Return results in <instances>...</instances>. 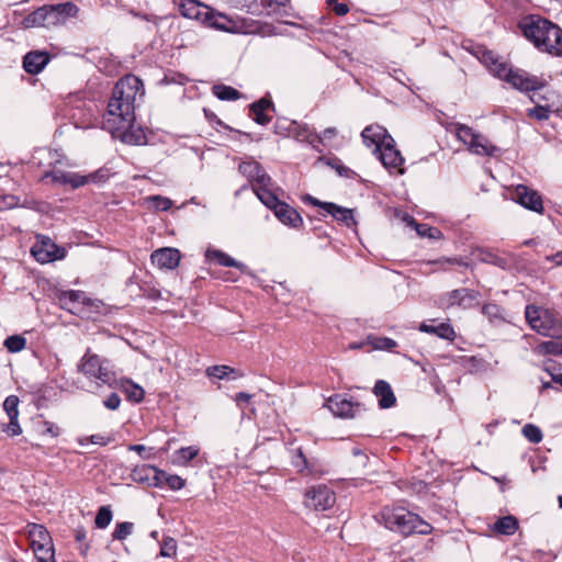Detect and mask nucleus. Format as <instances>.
Instances as JSON below:
<instances>
[{
  "mask_svg": "<svg viewBox=\"0 0 562 562\" xmlns=\"http://www.w3.org/2000/svg\"><path fill=\"white\" fill-rule=\"evenodd\" d=\"M142 80L134 75H126L115 85L103 114L102 128L115 134L132 126L135 120V103L144 95Z\"/></svg>",
  "mask_w": 562,
  "mask_h": 562,
  "instance_id": "nucleus-1",
  "label": "nucleus"
},
{
  "mask_svg": "<svg viewBox=\"0 0 562 562\" xmlns=\"http://www.w3.org/2000/svg\"><path fill=\"white\" fill-rule=\"evenodd\" d=\"M518 27L539 50L554 56L562 55V29L540 15L522 18Z\"/></svg>",
  "mask_w": 562,
  "mask_h": 562,
  "instance_id": "nucleus-2",
  "label": "nucleus"
},
{
  "mask_svg": "<svg viewBox=\"0 0 562 562\" xmlns=\"http://www.w3.org/2000/svg\"><path fill=\"white\" fill-rule=\"evenodd\" d=\"M378 520L387 529L403 536L413 533L429 535L432 530L430 524L420 518L417 514L395 506H385L378 516Z\"/></svg>",
  "mask_w": 562,
  "mask_h": 562,
  "instance_id": "nucleus-3",
  "label": "nucleus"
},
{
  "mask_svg": "<svg viewBox=\"0 0 562 562\" xmlns=\"http://www.w3.org/2000/svg\"><path fill=\"white\" fill-rule=\"evenodd\" d=\"M206 25L217 31L233 34H260L270 36L274 27L269 23H261L250 18L229 16L212 9V14L205 16Z\"/></svg>",
  "mask_w": 562,
  "mask_h": 562,
  "instance_id": "nucleus-4",
  "label": "nucleus"
},
{
  "mask_svg": "<svg viewBox=\"0 0 562 562\" xmlns=\"http://www.w3.org/2000/svg\"><path fill=\"white\" fill-rule=\"evenodd\" d=\"M78 371L87 379L98 380L102 384L112 385L116 381L112 362L106 358L92 353L90 349L80 359Z\"/></svg>",
  "mask_w": 562,
  "mask_h": 562,
  "instance_id": "nucleus-5",
  "label": "nucleus"
},
{
  "mask_svg": "<svg viewBox=\"0 0 562 562\" xmlns=\"http://www.w3.org/2000/svg\"><path fill=\"white\" fill-rule=\"evenodd\" d=\"M525 317L532 330L550 338H562V323L549 310L527 305Z\"/></svg>",
  "mask_w": 562,
  "mask_h": 562,
  "instance_id": "nucleus-6",
  "label": "nucleus"
},
{
  "mask_svg": "<svg viewBox=\"0 0 562 562\" xmlns=\"http://www.w3.org/2000/svg\"><path fill=\"white\" fill-rule=\"evenodd\" d=\"M495 76L521 92L537 91L546 86L543 79L522 69L513 68L506 63H496Z\"/></svg>",
  "mask_w": 562,
  "mask_h": 562,
  "instance_id": "nucleus-7",
  "label": "nucleus"
},
{
  "mask_svg": "<svg viewBox=\"0 0 562 562\" xmlns=\"http://www.w3.org/2000/svg\"><path fill=\"white\" fill-rule=\"evenodd\" d=\"M60 306L71 314L85 317L92 312H98L100 301L92 300L83 291L70 290L61 292L58 296Z\"/></svg>",
  "mask_w": 562,
  "mask_h": 562,
  "instance_id": "nucleus-8",
  "label": "nucleus"
},
{
  "mask_svg": "<svg viewBox=\"0 0 562 562\" xmlns=\"http://www.w3.org/2000/svg\"><path fill=\"white\" fill-rule=\"evenodd\" d=\"M454 132L457 138L462 142L468 149L480 156H494L498 148L494 146L484 135L475 133L470 126L456 124Z\"/></svg>",
  "mask_w": 562,
  "mask_h": 562,
  "instance_id": "nucleus-9",
  "label": "nucleus"
},
{
  "mask_svg": "<svg viewBox=\"0 0 562 562\" xmlns=\"http://www.w3.org/2000/svg\"><path fill=\"white\" fill-rule=\"evenodd\" d=\"M261 202L272 210L277 218L284 225L294 228L302 225L303 220L299 212L285 202L280 201L272 191L261 190Z\"/></svg>",
  "mask_w": 562,
  "mask_h": 562,
  "instance_id": "nucleus-10",
  "label": "nucleus"
},
{
  "mask_svg": "<svg viewBox=\"0 0 562 562\" xmlns=\"http://www.w3.org/2000/svg\"><path fill=\"white\" fill-rule=\"evenodd\" d=\"M238 170L251 182L252 190L260 201L261 190L271 191L272 180L259 162L255 160L243 161L239 164Z\"/></svg>",
  "mask_w": 562,
  "mask_h": 562,
  "instance_id": "nucleus-11",
  "label": "nucleus"
},
{
  "mask_svg": "<svg viewBox=\"0 0 562 562\" xmlns=\"http://www.w3.org/2000/svg\"><path fill=\"white\" fill-rule=\"evenodd\" d=\"M326 406L335 416L341 418H355L367 411L364 404L352 402L341 394L330 396Z\"/></svg>",
  "mask_w": 562,
  "mask_h": 562,
  "instance_id": "nucleus-12",
  "label": "nucleus"
},
{
  "mask_svg": "<svg viewBox=\"0 0 562 562\" xmlns=\"http://www.w3.org/2000/svg\"><path fill=\"white\" fill-rule=\"evenodd\" d=\"M335 502V493L323 484L308 488L304 495V505L314 510L329 509Z\"/></svg>",
  "mask_w": 562,
  "mask_h": 562,
  "instance_id": "nucleus-13",
  "label": "nucleus"
},
{
  "mask_svg": "<svg viewBox=\"0 0 562 562\" xmlns=\"http://www.w3.org/2000/svg\"><path fill=\"white\" fill-rule=\"evenodd\" d=\"M31 254L37 262L48 263L63 259L65 257V249L58 247L49 238H45L32 247Z\"/></svg>",
  "mask_w": 562,
  "mask_h": 562,
  "instance_id": "nucleus-14",
  "label": "nucleus"
},
{
  "mask_svg": "<svg viewBox=\"0 0 562 562\" xmlns=\"http://www.w3.org/2000/svg\"><path fill=\"white\" fill-rule=\"evenodd\" d=\"M477 296L479 293L476 291L467 288L452 290L439 297V306L441 308H450L458 305L467 308L471 306L472 302L475 301Z\"/></svg>",
  "mask_w": 562,
  "mask_h": 562,
  "instance_id": "nucleus-15",
  "label": "nucleus"
},
{
  "mask_svg": "<svg viewBox=\"0 0 562 562\" xmlns=\"http://www.w3.org/2000/svg\"><path fill=\"white\" fill-rule=\"evenodd\" d=\"M513 200L525 209L536 213L541 214L543 212L541 195L536 190H532L527 186L518 184L514 190Z\"/></svg>",
  "mask_w": 562,
  "mask_h": 562,
  "instance_id": "nucleus-16",
  "label": "nucleus"
},
{
  "mask_svg": "<svg viewBox=\"0 0 562 562\" xmlns=\"http://www.w3.org/2000/svg\"><path fill=\"white\" fill-rule=\"evenodd\" d=\"M385 145L381 147L375 153L379 154V159L382 165L391 170H395L397 173H403L404 169L402 165L404 162V158L402 157L398 149L395 148V142L393 138H387Z\"/></svg>",
  "mask_w": 562,
  "mask_h": 562,
  "instance_id": "nucleus-17",
  "label": "nucleus"
},
{
  "mask_svg": "<svg viewBox=\"0 0 562 562\" xmlns=\"http://www.w3.org/2000/svg\"><path fill=\"white\" fill-rule=\"evenodd\" d=\"M179 11L184 18L200 21L204 25L205 16L212 14V8L198 0H180Z\"/></svg>",
  "mask_w": 562,
  "mask_h": 562,
  "instance_id": "nucleus-18",
  "label": "nucleus"
},
{
  "mask_svg": "<svg viewBox=\"0 0 562 562\" xmlns=\"http://www.w3.org/2000/svg\"><path fill=\"white\" fill-rule=\"evenodd\" d=\"M98 175H99V172H92V173H89L86 176H81L76 172H66V171H61V170H56V171H52L47 176H50L55 182L63 183V184H70L71 188L76 189V188L85 186L86 183H89V182L95 183Z\"/></svg>",
  "mask_w": 562,
  "mask_h": 562,
  "instance_id": "nucleus-19",
  "label": "nucleus"
},
{
  "mask_svg": "<svg viewBox=\"0 0 562 562\" xmlns=\"http://www.w3.org/2000/svg\"><path fill=\"white\" fill-rule=\"evenodd\" d=\"M363 143L368 147H374V153L379 150L381 147H383L389 140L387 138H393L384 128L383 126L379 124H372L367 126L362 133H361Z\"/></svg>",
  "mask_w": 562,
  "mask_h": 562,
  "instance_id": "nucleus-20",
  "label": "nucleus"
},
{
  "mask_svg": "<svg viewBox=\"0 0 562 562\" xmlns=\"http://www.w3.org/2000/svg\"><path fill=\"white\" fill-rule=\"evenodd\" d=\"M151 262L161 269H175L180 262V251L176 248H160L155 250Z\"/></svg>",
  "mask_w": 562,
  "mask_h": 562,
  "instance_id": "nucleus-21",
  "label": "nucleus"
},
{
  "mask_svg": "<svg viewBox=\"0 0 562 562\" xmlns=\"http://www.w3.org/2000/svg\"><path fill=\"white\" fill-rule=\"evenodd\" d=\"M50 56L46 52L32 50L23 58V68L27 74L37 75L48 64Z\"/></svg>",
  "mask_w": 562,
  "mask_h": 562,
  "instance_id": "nucleus-22",
  "label": "nucleus"
},
{
  "mask_svg": "<svg viewBox=\"0 0 562 562\" xmlns=\"http://www.w3.org/2000/svg\"><path fill=\"white\" fill-rule=\"evenodd\" d=\"M372 392L378 398L380 408L386 409L395 405L396 397L389 382L384 380H378L373 386Z\"/></svg>",
  "mask_w": 562,
  "mask_h": 562,
  "instance_id": "nucleus-23",
  "label": "nucleus"
},
{
  "mask_svg": "<svg viewBox=\"0 0 562 562\" xmlns=\"http://www.w3.org/2000/svg\"><path fill=\"white\" fill-rule=\"evenodd\" d=\"M134 482L148 485H159V470L154 465L143 464L136 467L131 474Z\"/></svg>",
  "mask_w": 562,
  "mask_h": 562,
  "instance_id": "nucleus-24",
  "label": "nucleus"
},
{
  "mask_svg": "<svg viewBox=\"0 0 562 562\" xmlns=\"http://www.w3.org/2000/svg\"><path fill=\"white\" fill-rule=\"evenodd\" d=\"M293 137L302 143H307L313 148L318 149L322 144V137L307 124H295L291 130Z\"/></svg>",
  "mask_w": 562,
  "mask_h": 562,
  "instance_id": "nucleus-25",
  "label": "nucleus"
},
{
  "mask_svg": "<svg viewBox=\"0 0 562 562\" xmlns=\"http://www.w3.org/2000/svg\"><path fill=\"white\" fill-rule=\"evenodd\" d=\"M479 260L484 263H490L503 270L509 269L513 266V258L510 256H501L491 250L479 249Z\"/></svg>",
  "mask_w": 562,
  "mask_h": 562,
  "instance_id": "nucleus-26",
  "label": "nucleus"
},
{
  "mask_svg": "<svg viewBox=\"0 0 562 562\" xmlns=\"http://www.w3.org/2000/svg\"><path fill=\"white\" fill-rule=\"evenodd\" d=\"M325 212L348 227L356 224L352 210L348 207H344L330 202L325 204Z\"/></svg>",
  "mask_w": 562,
  "mask_h": 562,
  "instance_id": "nucleus-27",
  "label": "nucleus"
},
{
  "mask_svg": "<svg viewBox=\"0 0 562 562\" xmlns=\"http://www.w3.org/2000/svg\"><path fill=\"white\" fill-rule=\"evenodd\" d=\"M272 106L273 103L270 100L262 98L250 105V115L257 124L266 125L270 122L271 117L265 112Z\"/></svg>",
  "mask_w": 562,
  "mask_h": 562,
  "instance_id": "nucleus-28",
  "label": "nucleus"
},
{
  "mask_svg": "<svg viewBox=\"0 0 562 562\" xmlns=\"http://www.w3.org/2000/svg\"><path fill=\"white\" fill-rule=\"evenodd\" d=\"M419 330L423 333L437 335L438 337L448 340H453L456 338V331L449 323H440L436 326L422 323L419 325Z\"/></svg>",
  "mask_w": 562,
  "mask_h": 562,
  "instance_id": "nucleus-29",
  "label": "nucleus"
},
{
  "mask_svg": "<svg viewBox=\"0 0 562 562\" xmlns=\"http://www.w3.org/2000/svg\"><path fill=\"white\" fill-rule=\"evenodd\" d=\"M205 257L209 260H216L217 263L223 267H234L241 271L246 268V266L243 262L235 260L234 258H232L222 250L207 249L205 251Z\"/></svg>",
  "mask_w": 562,
  "mask_h": 562,
  "instance_id": "nucleus-30",
  "label": "nucleus"
},
{
  "mask_svg": "<svg viewBox=\"0 0 562 562\" xmlns=\"http://www.w3.org/2000/svg\"><path fill=\"white\" fill-rule=\"evenodd\" d=\"M535 351L541 356L562 355V338H552L551 340L542 341L536 346Z\"/></svg>",
  "mask_w": 562,
  "mask_h": 562,
  "instance_id": "nucleus-31",
  "label": "nucleus"
},
{
  "mask_svg": "<svg viewBox=\"0 0 562 562\" xmlns=\"http://www.w3.org/2000/svg\"><path fill=\"white\" fill-rule=\"evenodd\" d=\"M206 374L209 376H214L218 380H223L225 378L232 376L233 379H238L244 376V373L228 366H212L206 369Z\"/></svg>",
  "mask_w": 562,
  "mask_h": 562,
  "instance_id": "nucleus-32",
  "label": "nucleus"
},
{
  "mask_svg": "<svg viewBox=\"0 0 562 562\" xmlns=\"http://www.w3.org/2000/svg\"><path fill=\"white\" fill-rule=\"evenodd\" d=\"M29 537L31 540V546L36 544H49L52 541V538L46 530V528L42 525L33 524L29 527Z\"/></svg>",
  "mask_w": 562,
  "mask_h": 562,
  "instance_id": "nucleus-33",
  "label": "nucleus"
},
{
  "mask_svg": "<svg viewBox=\"0 0 562 562\" xmlns=\"http://www.w3.org/2000/svg\"><path fill=\"white\" fill-rule=\"evenodd\" d=\"M122 391L125 393L127 400L139 403L144 400L145 391L142 386L131 380H123L121 382Z\"/></svg>",
  "mask_w": 562,
  "mask_h": 562,
  "instance_id": "nucleus-34",
  "label": "nucleus"
},
{
  "mask_svg": "<svg viewBox=\"0 0 562 562\" xmlns=\"http://www.w3.org/2000/svg\"><path fill=\"white\" fill-rule=\"evenodd\" d=\"M23 26L30 27H46V10L45 5L31 12L23 19Z\"/></svg>",
  "mask_w": 562,
  "mask_h": 562,
  "instance_id": "nucleus-35",
  "label": "nucleus"
},
{
  "mask_svg": "<svg viewBox=\"0 0 562 562\" xmlns=\"http://www.w3.org/2000/svg\"><path fill=\"white\" fill-rule=\"evenodd\" d=\"M259 2L260 5L266 10L267 15L281 14L286 12V7L290 0H254Z\"/></svg>",
  "mask_w": 562,
  "mask_h": 562,
  "instance_id": "nucleus-36",
  "label": "nucleus"
},
{
  "mask_svg": "<svg viewBox=\"0 0 562 562\" xmlns=\"http://www.w3.org/2000/svg\"><path fill=\"white\" fill-rule=\"evenodd\" d=\"M37 562H55V550L53 542L32 546Z\"/></svg>",
  "mask_w": 562,
  "mask_h": 562,
  "instance_id": "nucleus-37",
  "label": "nucleus"
},
{
  "mask_svg": "<svg viewBox=\"0 0 562 562\" xmlns=\"http://www.w3.org/2000/svg\"><path fill=\"white\" fill-rule=\"evenodd\" d=\"M494 528L497 532L502 535H514L518 528L517 519L513 516H505L499 518Z\"/></svg>",
  "mask_w": 562,
  "mask_h": 562,
  "instance_id": "nucleus-38",
  "label": "nucleus"
},
{
  "mask_svg": "<svg viewBox=\"0 0 562 562\" xmlns=\"http://www.w3.org/2000/svg\"><path fill=\"white\" fill-rule=\"evenodd\" d=\"M213 93L220 99L224 101H234L239 99L240 93L237 89L225 86V85H216L213 87Z\"/></svg>",
  "mask_w": 562,
  "mask_h": 562,
  "instance_id": "nucleus-39",
  "label": "nucleus"
},
{
  "mask_svg": "<svg viewBox=\"0 0 562 562\" xmlns=\"http://www.w3.org/2000/svg\"><path fill=\"white\" fill-rule=\"evenodd\" d=\"M165 482L171 490L179 491L181 490L186 481L176 474H168L165 471L159 470V485Z\"/></svg>",
  "mask_w": 562,
  "mask_h": 562,
  "instance_id": "nucleus-40",
  "label": "nucleus"
},
{
  "mask_svg": "<svg viewBox=\"0 0 562 562\" xmlns=\"http://www.w3.org/2000/svg\"><path fill=\"white\" fill-rule=\"evenodd\" d=\"M415 231L418 236L427 237L429 239H440L442 237V233L439 228L428 224H415Z\"/></svg>",
  "mask_w": 562,
  "mask_h": 562,
  "instance_id": "nucleus-41",
  "label": "nucleus"
},
{
  "mask_svg": "<svg viewBox=\"0 0 562 562\" xmlns=\"http://www.w3.org/2000/svg\"><path fill=\"white\" fill-rule=\"evenodd\" d=\"M112 510L110 506H101L97 513L94 524L99 529L106 528L112 520Z\"/></svg>",
  "mask_w": 562,
  "mask_h": 562,
  "instance_id": "nucleus-42",
  "label": "nucleus"
},
{
  "mask_svg": "<svg viewBox=\"0 0 562 562\" xmlns=\"http://www.w3.org/2000/svg\"><path fill=\"white\" fill-rule=\"evenodd\" d=\"M521 432L531 443H539L543 438L541 429L533 424H526L522 427Z\"/></svg>",
  "mask_w": 562,
  "mask_h": 562,
  "instance_id": "nucleus-43",
  "label": "nucleus"
},
{
  "mask_svg": "<svg viewBox=\"0 0 562 562\" xmlns=\"http://www.w3.org/2000/svg\"><path fill=\"white\" fill-rule=\"evenodd\" d=\"M19 403L20 400L16 395H10L4 400L3 409L7 413L9 419L19 418Z\"/></svg>",
  "mask_w": 562,
  "mask_h": 562,
  "instance_id": "nucleus-44",
  "label": "nucleus"
},
{
  "mask_svg": "<svg viewBox=\"0 0 562 562\" xmlns=\"http://www.w3.org/2000/svg\"><path fill=\"white\" fill-rule=\"evenodd\" d=\"M3 346L10 352H19L26 346V339L20 335H13L5 338Z\"/></svg>",
  "mask_w": 562,
  "mask_h": 562,
  "instance_id": "nucleus-45",
  "label": "nucleus"
},
{
  "mask_svg": "<svg viewBox=\"0 0 562 562\" xmlns=\"http://www.w3.org/2000/svg\"><path fill=\"white\" fill-rule=\"evenodd\" d=\"M134 525L130 521L119 522L115 526V529L112 533L114 540H124L126 539L133 531Z\"/></svg>",
  "mask_w": 562,
  "mask_h": 562,
  "instance_id": "nucleus-46",
  "label": "nucleus"
},
{
  "mask_svg": "<svg viewBox=\"0 0 562 562\" xmlns=\"http://www.w3.org/2000/svg\"><path fill=\"white\" fill-rule=\"evenodd\" d=\"M147 202L153 209L158 211H168L172 206L170 199L160 195L148 196Z\"/></svg>",
  "mask_w": 562,
  "mask_h": 562,
  "instance_id": "nucleus-47",
  "label": "nucleus"
},
{
  "mask_svg": "<svg viewBox=\"0 0 562 562\" xmlns=\"http://www.w3.org/2000/svg\"><path fill=\"white\" fill-rule=\"evenodd\" d=\"M482 313L488 317L491 322L503 321L502 308L497 304L487 303L482 307Z\"/></svg>",
  "mask_w": 562,
  "mask_h": 562,
  "instance_id": "nucleus-48",
  "label": "nucleus"
},
{
  "mask_svg": "<svg viewBox=\"0 0 562 562\" xmlns=\"http://www.w3.org/2000/svg\"><path fill=\"white\" fill-rule=\"evenodd\" d=\"M112 440H113V437L110 436V435L105 436V435H101V434H95V435H91V436H88V437L79 439V443L81 446H83L86 443H92V445H98V446H106Z\"/></svg>",
  "mask_w": 562,
  "mask_h": 562,
  "instance_id": "nucleus-49",
  "label": "nucleus"
},
{
  "mask_svg": "<svg viewBox=\"0 0 562 562\" xmlns=\"http://www.w3.org/2000/svg\"><path fill=\"white\" fill-rule=\"evenodd\" d=\"M46 10V27L63 24L61 15L55 5H45Z\"/></svg>",
  "mask_w": 562,
  "mask_h": 562,
  "instance_id": "nucleus-50",
  "label": "nucleus"
},
{
  "mask_svg": "<svg viewBox=\"0 0 562 562\" xmlns=\"http://www.w3.org/2000/svg\"><path fill=\"white\" fill-rule=\"evenodd\" d=\"M177 553V541L171 537H166L160 546V555L172 558Z\"/></svg>",
  "mask_w": 562,
  "mask_h": 562,
  "instance_id": "nucleus-51",
  "label": "nucleus"
},
{
  "mask_svg": "<svg viewBox=\"0 0 562 562\" xmlns=\"http://www.w3.org/2000/svg\"><path fill=\"white\" fill-rule=\"evenodd\" d=\"M199 453V449L196 447L190 446V447H182L180 448L176 454L178 457L179 462L187 463L193 458H195Z\"/></svg>",
  "mask_w": 562,
  "mask_h": 562,
  "instance_id": "nucleus-52",
  "label": "nucleus"
},
{
  "mask_svg": "<svg viewBox=\"0 0 562 562\" xmlns=\"http://www.w3.org/2000/svg\"><path fill=\"white\" fill-rule=\"evenodd\" d=\"M551 109L547 105H536L528 110V116L533 117L538 121H544L549 119Z\"/></svg>",
  "mask_w": 562,
  "mask_h": 562,
  "instance_id": "nucleus-53",
  "label": "nucleus"
},
{
  "mask_svg": "<svg viewBox=\"0 0 562 562\" xmlns=\"http://www.w3.org/2000/svg\"><path fill=\"white\" fill-rule=\"evenodd\" d=\"M55 7L60 13L64 23L68 16H74L78 12L77 5L71 2L59 3Z\"/></svg>",
  "mask_w": 562,
  "mask_h": 562,
  "instance_id": "nucleus-54",
  "label": "nucleus"
},
{
  "mask_svg": "<svg viewBox=\"0 0 562 562\" xmlns=\"http://www.w3.org/2000/svg\"><path fill=\"white\" fill-rule=\"evenodd\" d=\"M292 465L299 471L303 472L307 469V459L304 456L301 448L294 450V454L292 457Z\"/></svg>",
  "mask_w": 562,
  "mask_h": 562,
  "instance_id": "nucleus-55",
  "label": "nucleus"
},
{
  "mask_svg": "<svg viewBox=\"0 0 562 562\" xmlns=\"http://www.w3.org/2000/svg\"><path fill=\"white\" fill-rule=\"evenodd\" d=\"M326 162L331 168L336 169L339 176L348 178L352 173V170L350 168L346 167L345 165H342L338 158L327 159Z\"/></svg>",
  "mask_w": 562,
  "mask_h": 562,
  "instance_id": "nucleus-56",
  "label": "nucleus"
},
{
  "mask_svg": "<svg viewBox=\"0 0 562 562\" xmlns=\"http://www.w3.org/2000/svg\"><path fill=\"white\" fill-rule=\"evenodd\" d=\"M3 431H5L9 436H19L22 434V428L19 424L18 419H9V424H7L3 428Z\"/></svg>",
  "mask_w": 562,
  "mask_h": 562,
  "instance_id": "nucleus-57",
  "label": "nucleus"
},
{
  "mask_svg": "<svg viewBox=\"0 0 562 562\" xmlns=\"http://www.w3.org/2000/svg\"><path fill=\"white\" fill-rule=\"evenodd\" d=\"M19 203H20V199L18 196L12 195V194L3 195L2 200L0 202V211L5 210V209H13V207L18 206Z\"/></svg>",
  "mask_w": 562,
  "mask_h": 562,
  "instance_id": "nucleus-58",
  "label": "nucleus"
},
{
  "mask_svg": "<svg viewBox=\"0 0 562 562\" xmlns=\"http://www.w3.org/2000/svg\"><path fill=\"white\" fill-rule=\"evenodd\" d=\"M396 341L392 338H387V337H382V338H378L375 344H374V347L376 349H382V350H391L393 349L394 347H396Z\"/></svg>",
  "mask_w": 562,
  "mask_h": 562,
  "instance_id": "nucleus-59",
  "label": "nucleus"
},
{
  "mask_svg": "<svg viewBox=\"0 0 562 562\" xmlns=\"http://www.w3.org/2000/svg\"><path fill=\"white\" fill-rule=\"evenodd\" d=\"M121 398L116 393H111L104 401L103 405L111 411H115L120 407Z\"/></svg>",
  "mask_w": 562,
  "mask_h": 562,
  "instance_id": "nucleus-60",
  "label": "nucleus"
},
{
  "mask_svg": "<svg viewBox=\"0 0 562 562\" xmlns=\"http://www.w3.org/2000/svg\"><path fill=\"white\" fill-rule=\"evenodd\" d=\"M483 63L486 64L490 69L495 74L496 63H502L498 58H496L492 52H486L483 54Z\"/></svg>",
  "mask_w": 562,
  "mask_h": 562,
  "instance_id": "nucleus-61",
  "label": "nucleus"
},
{
  "mask_svg": "<svg viewBox=\"0 0 562 562\" xmlns=\"http://www.w3.org/2000/svg\"><path fill=\"white\" fill-rule=\"evenodd\" d=\"M44 429H43V435H49L50 437H57L59 435V428L53 424V423H49V422H45L44 425H43Z\"/></svg>",
  "mask_w": 562,
  "mask_h": 562,
  "instance_id": "nucleus-62",
  "label": "nucleus"
},
{
  "mask_svg": "<svg viewBox=\"0 0 562 562\" xmlns=\"http://www.w3.org/2000/svg\"><path fill=\"white\" fill-rule=\"evenodd\" d=\"M128 450L137 452L145 460L150 458V453H147L148 449L144 445H130Z\"/></svg>",
  "mask_w": 562,
  "mask_h": 562,
  "instance_id": "nucleus-63",
  "label": "nucleus"
},
{
  "mask_svg": "<svg viewBox=\"0 0 562 562\" xmlns=\"http://www.w3.org/2000/svg\"><path fill=\"white\" fill-rule=\"evenodd\" d=\"M252 398V395L246 392H239L235 395V402L238 406H241L243 404L249 403Z\"/></svg>",
  "mask_w": 562,
  "mask_h": 562,
  "instance_id": "nucleus-64",
  "label": "nucleus"
}]
</instances>
